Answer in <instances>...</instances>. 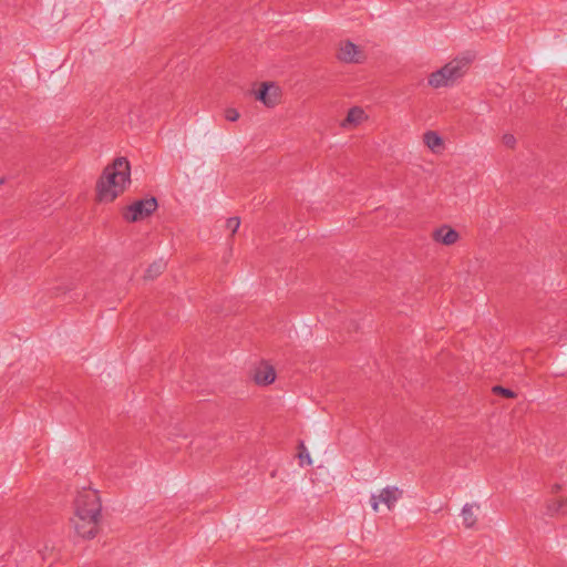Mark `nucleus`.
<instances>
[{
	"mask_svg": "<svg viewBox=\"0 0 567 567\" xmlns=\"http://www.w3.org/2000/svg\"><path fill=\"white\" fill-rule=\"evenodd\" d=\"M2 183H3V181L1 179V181H0V185H1Z\"/></svg>",
	"mask_w": 567,
	"mask_h": 567,
	"instance_id": "obj_21",
	"label": "nucleus"
},
{
	"mask_svg": "<svg viewBox=\"0 0 567 567\" xmlns=\"http://www.w3.org/2000/svg\"><path fill=\"white\" fill-rule=\"evenodd\" d=\"M252 379L256 384L265 386L275 382L276 371L268 363H260L254 371Z\"/></svg>",
	"mask_w": 567,
	"mask_h": 567,
	"instance_id": "obj_10",
	"label": "nucleus"
},
{
	"mask_svg": "<svg viewBox=\"0 0 567 567\" xmlns=\"http://www.w3.org/2000/svg\"><path fill=\"white\" fill-rule=\"evenodd\" d=\"M239 116V112L236 109L229 107L225 110V118L229 122H236Z\"/></svg>",
	"mask_w": 567,
	"mask_h": 567,
	"instance_id": "obj_18",
	"label": "nucleus"
},
{
	"mask_svg": "<svg viewBox=\"0 0 567 567\" xmlns=\"http://www.w3.org/2000/svg\"><path fill=\"white\" fill-rule=\"evenodd\" d=\"M493 392L496 393V394H501L505 398H508V399H514L516 398V393L509 389H506V388H503L501 385H495L493 388Z\"/></svg>",
	"mask_w": 567,
	"mask_h": 567,
	"instance_id": "obj_15",
	"label": "nucleus"
},
{
	"mask_svg": "<svg viewBox=\"0 0 567 567\" xmlns=\"http://www.w3.org/2000/svg\"><path fill=\"white\" fill-rule=\"evenodd\" d=\"M156 208L157 200L154 197H148L126 206L122 212V216L128 223H136L151 216Z\"/></svg>",
	"mask_w": 567,
	"mask_h": 567,
	"instance_id": "obj_4",
	"label": "nucleus"
},
{
	"mask_svg": "<svg viewBox=\"0 0 567 567\" xmlns=\"http://www.w3.org/2000/svg\"><path fill=\"white\" fill-rule=\"evenodd\" d=\"M131 184V165L126 157H116L105 166L96 182L99 203H113Z\"/></svg>",
	"mask_w": 567,
	"mask_h": 567,
	"instance_id": "obj_2",
	"label": "nucleus"
},
{
	"mask_svg": "<svg viewBox=\"0 0 567 567\" xmlns=\"http://www.w3.org/2000/svg\"><path fill=\"white\" fill-rule=\"evenodd\" d=\"M368 120L369 116L362 107L353 106L340 122V127L346 131H352L365 123Z\"/></svg>",
	"mask_w": 567,
	"mask_h": 567,
	"instance_id": "obj_8",
	"label": "nucleus"
},
{
	"mask_svg": "<svg viewBox=\"0 0 567 567\" xmlns=\"http://www.w3.org/2000/svg\"><path fill=\"white\" fill-rule=\"evenodd\" d=\"M164 268L165 264L162 260L155 261L147 268L145 276L147 278H154L158 276L164 270Z\"/></svg>",
	"mask_w": 567,
	"mask_h": 567,
	"instance_id": "obj_14",
	"label": "nucleus"
},
{
	"mask_svg": "<svg viewBox=\"0 0 567 567\" xmlns=\"http://www.w3.org/2000/svg\"><path fill=\"white\" fill-rule=\"evenodd\" d=\"M480 506L475 503L465 504L461 512L462 523L465 528H474L477 523V511Z\"/></svg>",
	"mask_w": 567,
	"mask_h": 567,
	"instance_id": "obj_12",
	"label": "nucleus"
},
{
	"mask_svg": "<svg viewBox=\"0 0 567 567\" xmlns=\"http://www.w3.org/2000/svg\"><path fill=\"white\" fill-rule=\"evenodd\" d=\"M502 143L507 148H514L516 146V137L511 133H505L502 136Z\"/></svg>",
	"mask_w": 567,
	"mask_h": 567,
	"instance_id": "obj_17",
	"label": "nucleus"
},
{
	"mask_svg": "<svg viewBox=\"0 0 567 567\" xmlns=\"http://www.w3.org/2000/svg\"><path fill=\"white\" fill-rule=\"evenodd\" d=\"M240 226V219L238 217H230L226 220V228L234 235Z\"/></svg>",
	"mask_w": 567,
	"mask_h": 567,
	"instance_id": "obj_16",
	"label": "nucleus"
},
{
	"mask_svg": "<svg viewBox=\"0 0 567 567\" xmlns=\"http://www.w3.org/2000/svg\"><path fill=\"white\" fill-rule=\"evenodd\" d=\"M403 492L396 486H386L382 488L379 494H372L370 498L371 507L374 512L380 511V505L383 504L389 511H392L395 503L402 497Z\"/></svg>",
	"mask_w": 567,
	"mask_h": 567,
	"instance_id": "obj_5",
	"label": "nucleus"
},
{
	"mask_svg": "<svg viewBox=\"0 0 567 567\" xmlns=\"http://www.w3.org/2000/svg\"><path fill=\"white\" fill-rule=\"evenodd\" d=\"M424 145L434 154H440L444 150V141L435 131H426L423 134Z\"/></svg>",
	"mask_w": 567,
	"mask_h": 567,
	"instance_id": "obj_11",
	"label": "nucleus"
},
{
	"mask_svg": "<svg viewBox=\"0 0 567 567\" xmlns=\"http://www.w3.org/2000/svg\"><path fill=\"white\" fill-rule=\"evenodd\" d=\"M560 488H561V486L559 484H554L550 487V492L556 494V493H558L560 491Z\"/></svg>",
	"mask_w": 567,
	"mask_h": 567,
	"instance_id": "obj_20",
	"label": "nucleus"
},
{
	"mask_svg": "<svg viewBox=\"0 0 567 567\" xmlns=\"http://www.w3.org/2000/svg\"><path fill=\"white\" fill-rule=\"evenodd\" d=\"M102 520V501L99 491L90 486L79 489L69 518L73 535L84 540L93 539L101 532Z\"/></svg>",
	"mask_w": 567,
	"mask_h": 567,
	"instance_id": "obj_1",
	"label": "nucleus"
},
{
	"mask_svg": "<svg viewBox=\"0 0 567 567\" xmlns=\"http://www.w3.org/2000/svg\"><path fill=\"white\" fill-rule=\"evenodd\" d=\"M546 513L550 516L565 515L567 513V498H554L547 502Z\"/></svg>",
	"mask_w": 567,
	"mask_h": 567,
	"instance_id": "obj_13",
	"label": "nucleus"
},
{
	"mask_svg": "<svg viewBox=\"0 0 567 567\" xmlns=\"http://www.w3.org/2000/svg\"><path fill=\"white\" fill-rule=\"evenodd\" d=\"M255 99L260 101L267 107H275L281 102L282 91L275 82H262L257 91Z\"/></svg>",
	"mask_w": 567,
	"mask_h": 567,
	"instance_id": "obj_6",
	"label": "nucleus"
},
{
	"mask_svg": "<svg viewBox=\"0 0 567 567\" xmlns=\"http://www.w3.org/2000/svg\"><path fill=\"white\" fill-rule=\"evenodd\" d=\"M299 458L301 462L306 461L307 464H311V457L309 453L307 452L306 447L301 444V451L299 452Z\"/></svg>",
	"mask_w": 567,
	"mask_h": 567,
	"instance_id": "obj_19",
	"label": "nucleus"
},
{
	"mask_svg": "<svg viewBox=\"0 0 567 567\" xmlns=\"http://www.w3.org/2000/svg\"><path fill=\"white\" fill-rule=\"evenodd\" d=\"M473 61L471 55H462L452 59L441 69L432 72L427 78V84L433 89H442L454 85L462 79Z\"/></svg>",
	"mask_w": 567,
	"mask_h": 567,
	"instance_id": "obj_3",
	"label": "nucleus"
},
{
	"mask_svg": "<svg viewBox=\"0 0 567 567\" xmlns=\"http://www.w3.org/2000/svg\"><path fill=\"white\" fill-rule=\"evenodd\" d=\"M363 49L351 41H341L338 51V59L344 63H362L365 60Z\"/></svg>",
	"mask_w": 567,
	"mask_h": 567,
	"instance_id": "obj_7",
	"label": "nucleus"
},
{
	"mask_svg": "<svg viewBox=\"0 0 567 567\" xmlns=\"http://www.w3.org/2000/svg\"><path fill=\"white\" fill-rule=\"evenodd\" d=\"M432 239L437 244L452 246L460 240V234L451 226L442 225L433 230Z\"/></svg>",
	"mask_w": 567,
	"mask_h": 567,
	"instance_id": "obj_9",
	"label": "nucleus"
}]
</instances>
